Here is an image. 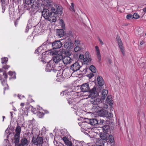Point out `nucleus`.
<instances>
[{
  "instance_id": "38",
  "label": "nucleus",
  "mask_w": 146,
  "mask_h": 146,
  "mask_svg": "<svg viewBox=\"0 0 146 146\" xmlns=\"http://www.w3.org/2000/svg\"><path fill=\"white\" fill-rule=\"evenodd\" d=\"M60 23L61 25L62 28H65V25L64 24V23L62 20H61L60 21Z\"/></svg>"
},
{
  "instance_id": "20",
  "label": "nucleus",
  "mask_w": 146,
  "mask_h": 146,
  "mask_svg": "<svg viewBox=\"0 0 146 146\" xmlns=\"http://www.w3.org/2000/svg\"><path fill=\"white\" fill-rule=\"evenodd\" d=\"M106 101L107 103H108L109 105L111 106L112 105L113 103L112 102V100L111 99V97L110 96H108L107 98Z\"/></svg>"
},
{
  "instance_id": "50",
  "label": "nucleus",
  "mask_w": 146,
  "mask_h": 146,
  "mask_svg": "<svg viewBox=\"0 0 146 146\" xmlns=\"http://www.w3.org/2000/svg\"><path fill=\"white\" fill-rule=\"evenodd\" d=\"M25 106V103H23L21 104V106L23 107Z\"/></svg>"
},
{
  "instance_id": "37",
  "label": "nucleus",
  "mask_w": 146,
  "mask_h": 146,
  "mask_svg": "<svg viewBox=\"0 0 146 146\" xmlns=\"http://www.w3.org/2000/svg\"><path fill=\"white\" fill-rule=\"evenodd\" d=\"M133 15V18L138 19L139 17V15L137 13H134Z\"/></svg>"
},
{
  "instance_id": "14",
  "label": "nucleus",
  "mask_w": 146,
  "mask_h": 146,
  "mask_svg": "<svg viewBox=\"0 0 146 146\" xmlns=\"http://www.w3.org/2000/svg\"><path fill=\"white\" fill-rule=\"evenodd\" d=\"M62 60L64 64H66L70 63L72 60V58L69 56H64L62 58Z\"/></svg>"
},
{
  "instance_id": "13",
  "label": "nucleus",
  "mask_w": 146,
  "mask_h": 146,
  "mask_svg": "<svg viewBox=\"0 0 146 146\" xmlns=\"http://www.w3.org/2000/svg\"><path fill=\"white\" fill-rule=\"evenodd\" d=\"M96 111H98V115L101 116H106L108 113L107 111L106 110H102L101 108L100 110H99V109H96Z\"/></svg>"
},
{
  "instance_id": "17",
  "label": "nucleus",
  "mask_w": 146,
  "mask_h": 146,
  "mask_svg": "<svg viewBox=\"0 0 146 146\" xmlns=\"http://www.w3.org/2000/svg\"><path fill=\"white\" fill-rule=\"evenodd\" d=\"M97 80L98 83L100 86H102L104 83V82L103 78L99 76L98 77Z\"/></svg>"
},
{
  "instance_id": "15",
  "label": "nucleus",
  "mask_w": 146,
  "mask_h": 146,
  "mask_svg": "<svg viewBox=\"0 0 146 146\" xmlns=\"http://www.w3.org/2000/svg\"><path fill=\"white\" fill-rule=\"evenodd\" d=\"M88 123L92 125H95L98 124V120L95 119H90L89 120Z\"/></svg>"
},
{
  "instance_id": "58",
  "label": "nucleus",
  "mask_w": 146,
  "mask_h": 146,
  "mask_svg": "<svg viewBox=\"0 0 146 146\" xmlns=\"http://www.w3.org/2000/svg\"><path fill=\"white\" fill-rule=\"evenodd\" d=\"M68 103H69V104H71V103H70V102L69 101V102H68Z\"/></svg>"
},
{
  "instance_id": "60",
  "label": "nucleus",
  "mask_w": 146,
  "mask_h": 146,
  "mask_svg": "<svg viewBox=\"0 0 146 146\" xmlns=\"http://www.w3.org/2000/svg\"><path fill=\"white\" fill-rule=\"evenodd\" d=\"M5 118V117L4 116H3V118Z\"/></svg>"
},
{
  "instance_id": "59",
  "label": "nucleus",
  "mask_w": 146,
  "mask_h": 146,
  "mask_svg": "<svg viewBox=\"0 0 146 146\" xmlns=\"http://www.w3.org/2000/svg\"><path fill=\"white\" fill-rule=\"evenodd\" d=\"M27 0H25L26 1V2H27Z\"/></svg>"
},
{
  "instance_id": "43",
  "label": "nucleus",
  "mask_w": 146,
  "mask_h": 146,
  "mask_svg": "<svg viewBox=\"0 0 146 146\" xmlns=\"http://www.w3.org/2000/svg\"><path fill=\"white\" fill-rule=\"evenodd\" d=\"M94 76V74L92 73H90L88 75V76L89 78H91Z\"/></svg>"
},
{
  "instance_id": "40",
  "label": "nucleus",
  "mask_w": 146,
  "mask_h": 146,
  "mask_svg": "<svg viewBox=\"0 0 146 146\" xmlns=\"http://www.w3.org/2000/svg\"><path fill=\"white\" fill-rule=\"evenodd\" d=\"M1 82L3 86L6 85L7 86V84H6V81L5 80H3L1 81Z\"/></svg>"
},
{
  "instance_id": "41",
  "label": "nucleus",
  "mask_w": 146,
  "mask_h": 146,
  "mask_svg": "<svg viewBox=\"0 0 146 146\" xmlns=\"http://www.w3.org/2000/svg\"><path fill=\"white\" fill-rule=\"evenodd\" d=\"M69 46V44L68 42H66L64 44L65 47L66 48H68Z\"/></svg>"
},
{
  "instance_id": "16",
  "label": "nucleus",
  "mask_w": 146,
  "mask_h": 146,
  "mask_svg": "<svg viewBox=\"0 0 146 146\" xmlns=\"http://www.w3.org/2000/svg\"><path fill=\"white\" fill-rule=\"evenodd\" d=\"M57 35L59 37H61L64 35V32L62 29H58L57 30Z\"/></svg>"
},
{
  "instance_id": "1",
  "label": "nucleus",
  "mask_w": 146,
  "mask_h": 146,
  "mask_svg": "<svg viewBox=\"0 0 146 146\" xmlns=\"http://www.w3.org/2000/svg\"><path fill=\"white\" fill-rule=\"evenodd\" d=\"M90 94L88 96V98H91L90 101L91 103L96 106H94L93 109H98L100 107H102L103 104L100 98L98 97V92L96 91V88L94 87L89 91Z\"/></svg>"
},
{
  "instance_id": "52",
  "label": "nucleus",
  "mask_w": 146,
  "mask_h": 146,
  "mask_svg": "<svg viewBox=\"0 0 146 146\" xmlns=\"http://www.w3.org/2000/svg\"><path fill=\"white\" fill-rule=\"evenodd\" d=\"M2 80L1 75H0V80L1 81Z\"/></svg>"
},
{
  "instance_id": "27",
  "label": "nucleus",
  "mask_w": 146,
  "mask_h": 146,
  "mask_svg": "<svg viewBox=\"0 0 146 146\" xmlns=\"http://www.w3.org/2000/svg\"><path fill=\"white\" fill-rule=\"evenodd\" d=\"M117 40L119 46L123 45L122 42L119 37L117 36Z\"/></svg>"
},
{
  "instance_id": "34",
  "label": "nucleus",
  "mask_w": 146,
  "mask_h": 146,
  "mask_svg": "<svg viewBox=\"0 0 146 146\" xmlns=\"http://www.w3.org/2000/svg\"><path fill=\"white\" fill-rule=\"evenodd\" d=\"M100 137L101 139L103 140H107V137L104 134H103L102 135H101Z\"/></svg>"
},
{
  "instance_id": "11",
  "label": "nucleus",
  "mask_w": 146,
  "mask_h": 146,
  "mask_svg": "<svg viewBox=\"0 0 146 146\" xmlns=\"http://www.w3.org/2000/svg\"><path fill=\"white\" fill-rule=\"evenodd\" d=\"M29 143V141L27 140V138H23L21 139V143L19 144L18 146H24L28 145Z\"/></svg>"
},
{
  "instance_id": "4",
  "label": "nucleus",
  "mask_w": 146,
  "mask_h": 146,
  "mask_svg": "<svg viewBox=\"0 0 146 146\" xmlns=\"http://www.w3.org/2000/svg\"><path fill=\"white\" fill-rule=\"evenodd\" d=\"M39 0H30L27 1L28 4L25 5L28 7L27 9L31 13L37 11L40 7Z\"/></svg>"
},
{
  "instance_id": "2",
  "label": "nucleus",
  "mask_w": 146,
  "mask_h": 146,
  "mask_svg": "<svg viewBox=\"0 0 146 146\" xmlns=\"http://www.w3.org/2000/svg\"><path fill=\"white\" fill-rule=\"evenodd\" d=\"M63 13L62 11L55 9L54 11H50V9H43L42 12V15L50 23L55 22L56 20L57 14L61 15Z\"/></svg>"
},
{
  "instance_id": "56",
  "label": "nucleus",
  "mask_w": 146,
  "mask_h": 146,
  "mask_svg": "<svg viewBox=\"0 0 146 146\" xmlns=\"http://www.w3.org/2000/svg\"><path fill=\"white\" fill-rule=\"evenodd\" d=\"M15 26H16L17 25V24L16 23V22H15Z\"/></svg>"
},
{
  "instance_id": "30",
  "label": "nucleus",
  "mask_w": 146,
  "mask_h": 146,
  "mask_svg": "<svg viewBox=\"0 0 146 146\" xmlns=\"http://www.w3.org/2000/svg\"><path fill=\"white\" fill-rule=\"evenodd\" d=\"M82 48V46H76L74 48V50L75 52H77L81 50Z\"/></svg>"
},
{
  "instance_id": "47",
  "label": "nucleus",
  "mask_w": 146,
  "mask_h": 146,
  "mask_svg": "<svg viewBox=\"0 0 146 146\" xmlns=\"http://www.w3.org/2000/svg\"><path fill=\"white\" fill-rule=\"evenodd\" d=\"M98 40L102 45H103L104 44V43L101 39L100 38H98Z\"/></svg>"
},
{
  "instance_id": "5",
  "label": "nucleus",
  "mask_w": 146,
  "mask_h": 146,
  "mask_svg": "<svg viewBox=\"0 0 146 146\" xmlns=\"http://www.w3.org/2000/svg\"><path fill=\"white\" fill-rule=\"evenodd\" d=\"M45 5L48 7V9H50V11H54L55 9H57L60 11H62V7L58 4L54 3L52 0H46Z\"/></svg>"
},
{
  "instance_id": "3",
  "label": "nucleus",
  "mask_w": 146,
  "mask_h": 146,
  "mask_svg": "<svg viewBox=\"0 0 146 146\" xmlns=\"http://www.w3.org/2000/svg\"><path fill=\"white\" fill-rule=\"evenodd\" d=\"M65 52L64 49H61L59 50H55L52 51L50 52V54L52 56V60H50L49 62L48 65L46 67H48L49 66L50 68L49 69V71L51 70V67L53 68V63L56 64L58 63L62 59V54Z\"/></svg>"
},
{
  "instance_id": "18",
  "label": "nucleus",
  "mask_w": 146,
  "mask_h": 146,
  "mask_svg": "<svg viewBox=\"0 0 146 146\" xmlns=\"http://www.w3.org/2000/svg\"><path fill=\"white\" fill-rule=\"evenodd\" d=\"M95 48L98 59L99 61H100L101 60V55L98 47L97 46H96Z\"/></svg>"
},
{
  "instance_id": "33",
  "label": "nucleus",
  "mask_w": 146,
  "mask_h": 146,
  "mask_svg": "<svg viewBox=\"0 0 146 146\" xmlns=\"http://www.w3.org/2000/svg\"><path fill=\"white\" fill-rule=\"evenodd\" d=\"M68 36L70 38H73L74 37V35L72 31H69L68 33Z\"/></svg>"
},
{
  "instance_id": "7",
  "label": "nucleus",
  "mask_w": 146,
  "mask_h": 146,
  "mask_svg": "<svg viewBox=\"0 0 146 146\" xmlns=\"http://www.w3.org/2000/svg\"><path fill=\"white\" fill-rule=\"evenodd\" d=\"M43 139L42 137H38L36 138L33 137L32 141L33 143L37 146H42L43 143Z\"/></svg>"
},
{
  "instance_id": "51",
  "label": "nucleus",
  "mask_w": 146,
  "mask_h": 146,
  "mask_svg": "<svg viewBox=\"0 0 146 146\" xmlns=\"http://www.w3.org/2000/svg\"><path fill=\"white\" fill-rule=\"evenodd\" d=\"M108 62H109V64H111V62H112V61L110 59H109Z\"/></svg>"
},
{
  "instance_id": "31",
  "label": "nucleus",
  "mask_w": 146,
  "mask_h": 146,
  "mask_svg": "<svg viewBox=\"0 0 146 146\" xmlns=\"http://www.w3.org/2000/svg\"><path fill=\"white\" fill-rule=\"evenodd\" d=\"M37 114L38 117L40 118L42 117L44 115V113L40 111L37 112Z\"/></svg>"
},
{
  "instance_id": "32",
  "label": "nucleus",
  "mask_w": 146,
  "mask_h": 146,
  "mask_svg": "<svg viewBox=\"0 0 146 146\" xmlns=\"http://www.w3.org/2000/svg\"><path fill=\"white\" fill-rule=\"evenodd\" d=\"M8 59L7 57H4L3 58H2V59H1L2 63V64L6 63L8 61Z\"/></svg>"
},
{
  "instance_id": "44",
  "label": "nucleus",
  "mask_w": 146,
  "mask_h": 146,
  "mask_svg": "<svg viewBox=\"0 0 146 146\" xmlns=\"http://www.w3.org/2000/svg\"><path fill=\"white\" fill-rule=\"evenodd\" d=\"M9 66L7 65H5V66H3L2 68L4 69H7L9 68Z\"/></svg>"
},
{
  "instance_id": "53",
  "label": "nucleus",
  "mask_w": 146,
  "mask_h": 146,
  "mask_svg": "<svg viewBox=\"0 0 146 146\" xmlns=\"http://www.w3.org/2000/svg\"><path fill=\"white\" fill-rule=\"evenodd\" d=\"M143 11L144 12H146V8L144 9L143 10Z\"/></svg>"
},
{
  "instance_id": "29",
  "label": "nucleus",
  "mask_w": 146,
  "mask_h": 146,
  "mask_svg": "<svg viewBox=\"0 0 146 146\" xmlns=\"http://www.w3.org/2000/svg\"><path fill=\"white\" fill-rule=\"evenodd\" d=\"M90 70L93 72L95 73L96 72V69L93 65H91L90 67Z\"/></svg>"
},
{
  "instance_id": "12",
  "label": "nucleus",
  "mask_w": 146,
  "mask_h": 146,
  "mask_svg": "<svg viewBox=\"0 0 146 146\" xmlns=\"http://www.w3.org/2000/svg\"><path fill=\"white\" fill-rule=\"evenodd\" d=\"M20 138V135L15 134L13 140V142L15 144V145H17L19 144Z\"/></svg>"
},
{
  "instance_id": "25",
  "label": "nucleus",
  "mask_w": 146,
  "mask_h": 146,
  "mask_svg": "<svg viewBox=\"0 0 146 146\" xmlns=\"http://www.w3.org/2000/svg\"><path fill=\"white\" fill-rule=\"evenodd\" d=\"M138 116L141 117H145V114L142 111L139 110L138 111Z\"/></svg>"
},
{
  "instance_id": "61",
  "label": "nucleus",
  "mask_w": 146,
  "mask_h": 146,
  "mask_svg": "<svg viewBox=\"0 0 146 146\" xmlns=\"http://www.w3.org/2000/svg\"><path fill=\"white\" fill-rule=\"evenodd\" d=\"M145 35L146 36V33H145Z\"/></svg>"
},
{
  "instance_id": "55",
  "label": "nucleus",
  "mask_w": 146,
  "mask_h": 146,
  "mask_svg": "<svg viewBox=\"0 0 146 146\" xmlns=\"http://www.w3.org/2000/svg\"><path fill=\"white\" fill-rule=\"evenodd\" d=\"M42 0V1H46V0Z\"/></svg>"
},
{
  "instance_id": "54",
  "label": "nucleus",
  "mask_w": 146,
  "mask_h": 146,
  "mask_svg": "<svg viewBox=\"0 0 146 146\" xmlns=\"http://www.w3.org/2000/svg\"><path fill=\"white\" fill-rule=\"evenodd\" d=\"M3 71V69H0V72H2Z\"/></svg>"
},
{
  "instance_id": "36",
  "label": "nucleus",
  "mask_w": 146,
  "mask_h": 146,
  "mask_svg": "<svg viewBox=\"0 0 146 146\" xmlns=\"http://www.w3.org/2000/svg\"><path fill=\"white\" fill-rule=\"evenodd\" d=\"M102 107H100L99 108H101L103 109V108H107L108 107V106L106 104H104L103 103V104H102Z\"/></svg>"
},
{
  "instance_id": "22",
  "label": "nucleus",
  "mask_w": 146,
  "mask_h": 146,
  "mask_svg": "<svg viewBox=\"0 0 146 146\" xmlns=\"http://www.w3.org/2000/svg\"><path fill=\"white\" fill-rule=\"evenodd\" d=\"M108 93V91L107 90H103L102 92V98L103 99H105V97L107 96Z\"/></svg>"
},
{
  "instance_id": "45",
  "label": "nucleus",
  "mask_w": 146,
  "mask_h": 146,
  "mask_svg": "<svg viewBox=\"0 0 146 146\" xmlns=\"http://www.w3.org/2000/svg\"><path fill=\"white\" fill-rule=\"evenodd\" d=\"M104 120L100 119V122H99V123H98L100 125H102L103 124L104 122Z\"/></svg>"
},
{
  "instance_id": "49",
  "label": "nucleus",
  "mask_w": 146,
  "mask_h": 146,
  "mask_svg": "<svg viewBox=\"0 0 146 146\" xmlns=\"http://www.w3.org/2000/svg\"><path fill=\"white\" fill-rule=\"evenodd\" d=\"M144 43V42L143 41H142L140 42V44L141 45H143Z\"/></svg>"
},
{
  "instance_id": "8",
  "label": "nucleus",
  "mask_w": 146,
  "mask_h": 146,
  "mask_svg": "<svg viewBox=\"0 0 146 146\" xmlns=\"http://www.w3.org/2000/svg\"><path fill=\"white\" fill-rule=\"evenodd\" d=\"M80 68V66L79 63L78 62H76L71 66L70 69L73 72H75L79 70Z\"/></svg>"
},
{
  "instance_id": "46",
  "label": "nucleus",
  "mask_w": 146,
  "mask_h": 146,
  "mask_svg": "<svg viewBox=\"0 0 146 146\" xmlns=\"http://www.w3.org/2000/svg\"><path fill=\"white\" fill-rule=\"evenodd\" d=\"M68 139L66 137H64L63 138V140L65 143Z\"/></svg>"
},
{
  "instance_id": "39",
  "label": "nucleus",
  "mask_w": 146,
  "mask_h": 146,
  "mask_svg": "<svg viewBox=\"0 0 146 146\" xmlns=\"http://www.w3.org/2000/svg\"><path fill=\"white\" fill-rule=\"evenodd\" d=\"M126 18L127 19H130L131 18H133V15H127L126 16Z\"/></svg>"
},
{
  "instance_id": "35",
  "label": "nucleus",
  "mask_w": 146,
  "mask_h": 146,
  "mask_svg": "<svg viewBox=\"0 0 146 146\" xmlns=\"http://www.w3.org/2000/svg\"><path fill=\"white\" fill-rule=\"evenodd\" d=\"M65 143L66 145L69 146H71L72 144L71 141L68 139L66 141Z\"/></svg>"
},
{
  "instance_id": "10",
  "label": "nucleus",
  "mask_w": 146,
  "mask_h": 146,
  "mask_svg": "<svg viewBox=\"0 0 146 146\" xmlns=\"http://www.w3.org/2000/svg\"><path fill=\"white\" fill-rule=\"evenodd\" d=\"M80 89L81 91L83 92H87L90 90L89 84L85 83L81 85Z\"/></svg>"
},
{
  "instance_id": "9",
  "label": "nucleus",
  "mask_w": 146,
  "mask_h": 146,
  "mask_svg": "<svg viewBox=\"0 0 146 146\" xmlns=\"http://www.w3.org/2000/svg\"><path fill=\"white\" fill-rule=\"evenodd\" d=\"M51 44L53 49L60 48L62 46V42L59 40L56 41Z\"/></svg>"
},
{
  "instance_id": "28",
  "label": "nucleus",
  "mask_w": 146,
  "mask_h": 146,
  "mask_svg": "<svg viewBox=\"0 0 146 146\" xmlns=\"http://www.w3.org/2000/svg\"><path fill=\"white\" fill-rule=\"evenodd\" d=\"M119 46L121 52L123 55L124 56L125 54V52L123 45Z\"/></svg>"
},
{
  "instance_id": "6",
  "label": "nucleus",
  "mask_w": 146,
  "mask_h": 146,
  "mask_svg": "<svg viewBox=\"0 0 146 146\" xmlns=\"http://www.w3.org/2000/svg\"><path fill=\"white\" fill-rule=\"evenodd\" d=\"M89 52H86L84 56L83 55L81 54L79 55V57L80 59L83 60L84 63L85 64H88L90 62L91 59L89 56Z\"/></svg>"
},
{
  "instance_id": "48",
  "label": "nucleus",
  "mask_w": 146,
  "mask_h": 146,
  "mask_svg": "<svg viewBox=\"0 0 146 146\" xmlns=\"http://www.w3.org/2000/svg\"><path fill=\"white\" fill-rule=\"evenodd\" d=\"M8 74L10 76H12L13 74V72L11 71H10L9 72Z\"/></svg>"
},
{
  "instance_id": "23",
  "label": "nucleus",
  "mask_w": 146,
  "mask_h": 146,
  "mask_svg": "<svg viewBox=\"0 0 146 146\" xmlns=\"http://www.w3.org/2000/svg\"><path fill=\"white\" fill-rule=\"evenodd\" d=\"M74 44L76 46H82L83 44L81 43L78 40H76L74 42Z\"/></svg>"
},
{
  "instance_id": "19",
  "label": "nucleus",
  "mask_w": 146,
  "mask_h": 146,
  "mask_svg": "<svg viewBox=\"0 0 146 146\" xmlns=\"http://www.w3.org/2000/svg\"><path fill=\"white\" fill-rule=\"evenodd\" d=\"M21 131V128L19 125H18L15 130V135H20V134Z\"/></svg>"
},
{
  "instance_id": "26",
  "label": "nucleus",
  "mask_w": 146,
  "mask_h": 146,
  "mask_svg": "<svg viewBox=\"0 0 146 146\" xmlns=\"http://www.w3.org/2000/svg\"><path fill=\"white\" fill-rule=\"evenodd\" d=\"M74 5L73 3H72L71 4V5L70 7V11L73 12H75V10L74 8Z\"/></svg>"
},
{
  "instance_id": "21",
  "label": "nucleus",
  "mask_w": 146,
  "mask_h": 146,
  "mask_svg": "<svg viewBox=\"0 0 146 146\" xmlns=\"http://www.w3.org/2000/svg\"><path fill=\"white\" fill-rule=\"evenodd\" d=\"M102 129L104 133H107L110 130L109 126L108 125H106L102 127Z\"/></svg>"
},
{
  "instance_id": "24",
  "label": "nucleus",
  "mask_w": 146,
  "mask_h": 146,
  "mask_svg": "<svg viewBox=\"0 0 146 146\" xmlns=\"http://www.w3.org/2000/svg\"><path fill=\"white\" fill-rule=\"evenodd\" d=\"M109 141L111 143L114 144L115 141L114 139V137L112 135H109L108 137Z\"/></svg>"
},
{
  "instance_id": "42",
  "label": "nucleus",
  "mask_w": 146,
  "mask_h": 146,
  "mask_svg": "<svg viewBox=\"0 0 146 146\" xmlns=\"http://www.w3.org/2000/svg\"><path fill=\"white\" fill-rule=\"evenodd\" d=\"M3 75L4 76V78L5 79H7V75L5 72H4L3 73Z\"/></svg>"
},
{
  "instance_id": "57",
  "label": "nucleus",
  "mask_w": 146,
  "mask_h": 146,
  "mask_svg": "<svg viewBox=\"0 0 146 146\" xmlns=\"http://www.w3.org/2000/svg\"><path fill=\"white\" fill-rule=\"evenodd\" d=\"M4 1V0H1V1L3 2V1Z\"/></svg>"
}]
</instances>
